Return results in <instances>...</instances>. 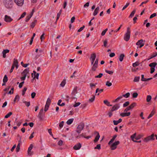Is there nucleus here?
Masks as SVG:
<instances>
[{
    "instance_id": "c756f323",
    "label": "nucleus",
    "mask_w": 157,
    "mask_h": 157,
    "mask_svg": "<svg viewBox=\"0 0 157 157\" xmlns=\"http://www.w3.org/2000/svg\"><path fill=\"white\" fill-rule=\"evenodd\" d=\"M73 118L69 119L67 121V124L68 125H70L73 122Z\"/></svg>"
},
{
    "instance_id": "f704fd0d",
    "label": "nucleus",
    "mask_w": 157,
    "mask_h": 157,
    "mask_svg": "<svg viewBox=\"0 0 157 157\" xmlns=\"http://www.w3.org/2000/svg\"><path fill=\"white\" fill-rule=\"evenodd\" d=\"M157 55V52H155L153 53L150 56V57L148 59L149 60L154 57H155Z\"/></svg>"
},
{
    "instance_id": "393cba45",
    "label": "nucleus",
    "mask_w": 157,
    "mask_h": 157,
    "mask_svg": "<svg viewBox=\"0 0 157 157\" xmlns=\"http://www.w3.org/2000/svg\"><path fill=\"white\" fill-rule=\"evenodd\" d=\"M155 113V111L153 109V110L151 112L150 114H149V116H148L147 118L149 119Z\"/></svg>"
},
{
    "instance_id": "3c124183",
    "label": "nucleus",
    "mask_w": 157,
    "mask_h": 157,
    "mask_svg": "<svg viewBox=\"0 0 157 157\" xmlns=\"http://www.w3.org/2000/svg\"><path fill=\"white\" fill-rule=\"evenodd\" d=\"M103 74L102 73H100L98 75L96 76L95 77V78H100L102 77V76H103Z\"/></svg>"
},
{
    "instance_id": "a19ab883",
    "label": "nucleus",
    "mask_w": 157,
    "mask_h": 157,
    "mask_svg": "<svg viewBox=\"0 0 157 157\" xmlns=\"http://www.w3.org/2000/svg\"><path fill=\"white\" fill-rule=\"evenodd\" d=\"M12 114V112H9L5 116V118H7L10 117L11 115Z\"/></svg>"
},
{
    "instance_id": "4468645a",
    "label": "nucleus",
    "mask_w": 157,
    "mask_h": 157,
    "mask_svg": "<svg viewBox=\"0 0 157 157\" xmlns=\"http://www.w3.org/2000/svg\"><path fill=\"white\" fill-rule=\"evenodd\" d=\"M120 107L119 104H116L114 105L112 108L111 110L112 111H114L118 109Z\"/></svg>"
},
{
    "instance_id": "f8f14e48",
    "label": "nucleus",
    "mask_w": 157,
    "mask_h": 157,
    "mask_svg": "<svg viewBox=\"0 0 157 157\" xmlns=\"http://www.w3.org/2000/svg\"><path fill=\"white\" fill-rule=\"evenodd\" d=\"M29 68H27L25 69V70L22 72L21 75L22 76L25 75L26 76L27 74L29 73Z\"/></svg>"
},
{
    "instance_id": "7c9ffc66",
    "label": "nucleus",
    "mask_w": 157,
    "mask_h": 157,
    "mask_svg": "<svg viewBox=\"0 0 157 157\" xmlns=\"http://www.w3.org/2000/svg\"><path fill=\"white\" fill-rule=\"evenodd\" d=\"M51 103V100L49 98L47 99L45 105L49 106Z\"/></svg>"
},
{
    "instance_id": "20e7f679",
    "label": "nucleus",
    "mask_w": 157,
    "mask_h": 157,
    "mask_svg": "<svg viewBox=\"0 0 157 157\" xmlns=\"http://www.w3.org/2000/svg\"><path fill=\"white\" fill-rule=\"evenodd\" d=\"M154 134H152L151 136H149L144 138V142L147 143L150 140H153L155 139L154 137Z\"/></svg>"
},
{
    "instance_id": "f3484780",
    "label": "nucleus",
    "mask_w": 157,
    "mask_h": 157,
    "mask_svg": "<svg viewBox=\"0 0 157 157\" xmlns=\"http://www.w3.org/2000/svg\"><path fill=\"white\" fill-rule=\"evenodd\" d=\"M10 52V50L8 49L4 50L2 52L3 54V57L4 58H5L6 57V54L9 53Z\"/></svg>"
},
{
    "instance_id": "6e6552de",
    "label": "nucleus",
    "mask_w": 157,
    "mask_h": 157,
    "mask_svg": "<svg viewBox=\"0 0 157 157\" xmlns=\"http://www.w3.org/2000/svg\"><path fill=\"white\" fill-rule=\"evenodd\" d=\"M14 2L18 6H21L24 3V0H14Z\"/></svg>"
},
{
    "instance_id": "6ab92c4d",
    "label": "nucleus",
    "mask_w": 157,
    "mask_h": 157,
    "mask_svg": "<svg viewBox=\"0 0 157 157\" xmlns=\"http://www.w3.org/2000/svg\"><path fill=\"white\" fill-rule=\"evenodd\" d=\"M33 147V146L32 144H31L30 146L28 148V153L29 155H30L32 154V153H30Z\"/></svg>"
},
{
    "instance_id": "338daca9",
    "label": "nucleus",
    "mask_w": 157,
    "mask_h": 157,
    "mask_svg": "<svg viewBox=\"0 0 157 157\" xmlns=\"http://www.w3.org/2000/svg\"><path fill=\"white\" fill-rule=\"evenodd\" d=\"M107 39H105V40L104 41L103 44H104V46L105 47H106L107 46Z\"/></svg>"
},
{
    "instance_id": "bf43d9fd",
    "label": "nucleus",
    "mask_w": 157,
    "mask_h": 157,
    "mask_svg": "<svg viewBox=\"0 0 157 157\" xmlns=\"http://www.w3.org/2000/svg\"><path fill=\"white\" fill-rule=\"evenodd\" d=\"M63 124H64L63 121H62L59 123V126L60 128H61L63 127Z\"/></svg>"
},
{
    "instance_id": "5701e85b",
    "label": "nucleus",
    "mask_w": 157,
    "mask_h": 157,
    "mask_svg": "<svg viewBox=\"0 0 157 157\" xmlns=\"http://www.w3.org/2000/svg\"><path fill=\"white\" fill-rule=\"evenodd\" d=\"M18 142H19V143L18 144L17 147L16 148V151L17 152H18L19 151L20 149V143H21V140H19L18 141Z\"/></svg>"
},
{
    "instance_id": "09e8293b",
    "label": "nucleus",
    "mask_w": 157,
    "mask_h": 157,
    "mask_svg": "<svg viewBox=\"0 0 157 157\" xmlns=\"http://www.w3.org/2000/svg\"><path fill=\"white\" fill-rule=\"evenodd\" d=\"M87 103H84V104H82L80 105V107L81 108H82V109H83L85 107H86V106H87Z\"/></svg>"
},
{
    "instance_id": "c03bdc74",
    "label": "nucleus",
    "mask_w": 157,
    "mask_h": 157,
    "mask_svg": "<svg viewBox=\"0 0 157 157\" xmlns=\"http://www.w3.org/2000/svg\"><path fill=\"white\" fill-rule=\"evenodd\" d=\"M136 133H135L133 135L131 136V138L132 140L134 142V141L135 140H134V139H135V138H136L135 137L136 136Z\"/></svg>"
},
{
    "instance_id": "dca6fc26",
    "label": "nucleus",
    "mask_w": 157,
    "mask_h": 157,
    "mask_svg": "<svg viewBox=\"0 0 157 157\" xmlns=\"http://www.w3.org/2000/svg\"><path fill=\"white\" fill-rule=\"evenodd\" d=\"M18 62L17 59H14L13 63L12 65H13L14 66H15L17 68L18 67Z\"/></svg>"
},
{
    "instance_id": "4be33fe9",
    "label": "nucleus",
    "mask_w": 157,
    "mask_h": 157,
    "mask_svg": "<svg viewBox=\"0 0 157 157\" xmlns=\"http://www.w3.org/2000/svg\"><path fill=\"white\" fill-rule=\"evenodd\" d=\"M99 10V7H97L95 10L94 12L93 13V15L94 16L96 15L98 13V11Z\"/></svg>"
},
{
    "instance_id": "1a4fd4ad",
    "label": "nucleus",
    "mask_w": 157,
    "mask_h": 157,
    "mask_svg": "<svg viewBox=\"0 0 157 157\" xmlns=\"http://www.w3.org/2000/svg\"><path fill=\"white\" fill-rule=\"evenodd\" d=\"M13 19L11 18L10 16H8L7 15H5V16L4 20L7 22L10 23L13 21Z\"/></svg>"
},
{
    "instance_id": "4c0bfd02",
    "label": "nucleus",
    "mask_w": 157,
    "mask_h": 157,
    "mask_svg": "<svg viewBox=\"0 0 157 157\" xmlns=\"http://www.w3.org/2000/svg\"><path fill=\"white\" fill-rule=\"evenodd\" d=\"M140 77L139 76L135 77L133 80L134 82H138L140 80Z\"/></svg>"
},
{
    "instance_id": "ddd939ff",
    "label": "nucleus",
    "mask_w": 157,
    "mask_h": 157,
    "mask_svg": "<svg viewBox=\"0 0 157 157\" xmlns=\"http://www.w3.org/2000/svg\"><path fill=\"white\" fill-rule=\"evenodd\" d=\"M81 144L80 143H78L74 146L73 148L75 150H78L81 148Z\"/></svg>"
},
{
    "instance_id": "052dcab7",
    "label": "nucleus",
    "mask_w": 157,
    "mask_h": 157,
    "mask_svg": "<svg viewBox=\"0 0 157 157\" xmlns=\"http://www.w3.org/2000/svg\"><path fill=\"white\" fill-rule=\"evenodd\" d=\"M105 71L106 72L110 75H112L113 73V71H109L107 70H105Z\"/></svg>"
},
{
    "instance_id": "603ef678",
    "label": "nucleus",
    "mask_w": 157,
    "mask_h": 157,
    "mask_svg": "<svg viewBox=\"0 0 157 157\" xmlns=\"http://www.w3.org/2000/svg\"><path fill=\"white\" fill-rule=\"evenodd\" d=\"M27 90V88L26 87H24V88L22 92V95L23 96L24 95V94H25V92Z\"/></svg>"
},
{
    "instance_id": "f257e3e1",
    "label": "nucleus",
    "mask_w": 157,
    "mask_h": 157,
    "mask_svg": "<svg viewBox=\"0 0 157 157\" xmlns=\"http://www.w3.org/2000/svg\"><path fill=\"white\" fill-rule=\"evenodd\" d=\"M77 87H75L71 94V98L72 99H77L80 96L79 94L77 92Z\"/></svg>"
},
{
    "instance_id": "4d7b16f0",
    "label": "nucleus",
    "mask_w": 157,
    "mask_h": 157,
    "mask_svg": "<svg viewBox=\"0 0 157 157\" xmlns=\"http://www.w3.org/2000/svg\"><path fill=\"white\" fill-rule=\"evenodd\" d=\"M101 148V144H98L95 147V149H98V150L100 149Z\"/></svg>"
},
{
    "instance_id": "39448f33",
    "label": "nucleus",
    "mask_w": 157,
    "mask_h": 157,
    "mask_svg": "<svg viewBox=\"0 0 157 157\" xmlns=\"http://www.w3.org/2000/svg\"><path fill=\"white\" fill-rule=\"evenodd\" d=\"M43 110L44 109L43 108L41 109L38 116V118L40 121L43 120V118L44 116V113H43Z\"/></svg>"
},
{
    "instance_id": "e433bc0d",
    "label": "nucleus",
    "mask_w": 157,
    "mask_h": 157,
    "mask_svg": "<svg viewBox=\"0 0 157 157\" xmlns=\"http://www.w3.org/2000/svg\"><path fill=\"white\" fill-rule=\"evenodd\" d=\"M8 81V78L6 75H5L4 77V78L3 80V83H6Z\"/></svg>"
},
{
    "instance_id": "13d9d810",
    "label": "nucleus",
    "mask_w": 157,
    "mask_h": 157,
    "mask_svg": "<svg viewBox=\"0 0 157 157\" xmlns=\"http://www.w3.org/2000/svg\"><path fill=\"white\" fill-rule=\"evenodd\" d=\"M122 98V96H120L119 97L116 98L114 101H113V102H116L118 101L120 99H121Z\"/></svg>"
},
{
    "instance_id": "b1692460",
    "label": "nucleus",
    "mask_w": 157,
    "mask_h": 157,
    "mask_svg": "<svg viewBox=\"0 0 157 157\" xmlns=\"http://www.w3.org/2000/svg\"><path fill=\"white\" fill-rule=\"evenodd\" d=\"M157 63L156 62H153L150 63L149 65V66L151 67H155L157 65Z\"/></svg>"
},
{
    "instance_id": "864d4df0",
    "label": "nucleus",
    "mask_w": 157,
    "mask_h": 157,
    "mask_svg": "<svg viewBox=\"0 0 157 157\" xmlns=\"http://www.w3.org/2000/svg\"><path fill=\"white\" fill-rule=\"evenodd\" d=\"M112 85V83L111 82H110L109 81H107L106 82V85L108 86H110Z\"/></svg>"
},
{
    "instance_id": "79ce46f5",
    "label": "nucleus",
    "mask_w": 157,
    "mask_h": 157,
    "mask_svg": "<svg viewBox=\"0 0 157 157\" xmlns=\"http://www.w3.org/2000/svg\"><path fill=\"white\" fill-rule=\"evenodd\" d=\"M23 103H24L26 106L27 107H29L30 105V102H27L25 101H23Z\"/></svg>"
},
{
    "instance_id": "8fccbe9b",
    "label": "nucleus",
    "mask_w": 157,
    "mask_h": 157,
    "mask_svg": "<svg viewBox=\"0 0 157 157\" xmlns=\"http://www.w3.org/2000/svg\"><path fill=\"white\" fill-rule=\"evenodd\" d=\"M107 30H108V29L106 28L105 30H104L103 31H102L101 33V35H102V36H104L105 34L106 31Z\"/></svg>"
},
{
    "instance_id": "a878e982",
    "label": "nucleus",
    "mask_w": 157,
    "mask_h": 157,
    "mask_svg": "<svg viewBox=\"0 0 157 157\" xmlns=\"http://www.w3.org/2000/svg\"><path fill=\"white\" fill-rule=\"evenodd\" d=\"M136 10L135 9L131 13L130 15L128 17L129 18H132L134 16V14L136 12Z\"/></svg>"
},
{
    "instance_id": "423d86ee",
    "label": "nucleus",
    "mask_w": 157,
    "mask_h": 157,
    "mask_svg": "<svg viewBox=\"0 0 157 157\" xmlns=\"http://www.w3.org/2000/svg\"><path fill=\"white\" fill-rule=\"evenodd\" d=\"M84 126L85 125L83 123L80 124L77 127V130H76V132L78 133H80L81 131L83 129Z\"/></svg>"
},
{
    "instance_id": "c9c22d12",
    "label": "nucleus",
    "mask_w": 157,
    "mask_h": 157,
    "mask_svg": "<svg viewBox=\"0 0 157 157\" xmlns=\"http://www.w3.org/2000/svg\"><path fill=\"white\" fill-rule=\"evenodd\" d=\"M144 136L143 134H139L137 135V136L136 137L135 139L136 140H138L140 139L141 138Z\"/></svg>"
},
{
    "instance_id": "ea45409f",
    "label": "nucleus",
    "mask_w": 157,
    "mask_h": 157,
    "mask_svg": "<svg viewBox=\"0 0 157 157\" xmlns=\"http://www.w3.org/2000/svg\"><path fill=\"white\" fill-rule=\"evenodd\" d=\"M151 99V95H147V97L146 101L147 102H149L150 101Z\"/></svg>"
},
{
    "instance_id": "7ed1b4c3",
    "label": "nucleus",
    "mask_w": 157,
    "mask_h": 157,
    "mask_svg": "<svg viewBox=\"0 0 157 157\" xmlns=\"http://www.w3.org/2000/svg\"><path fill=\"white\" fill-rule=\"evenodd\" d=\"M4 5L7 8H12L13 5V0H6Z\"/></svg>"
},
{
    "instance_id": "0eeeda50",
    "label": "nucleus",
    "mask_w": 157,
    "mask_h": 157,
    "mask_svg": "<svg viewBox=\"0 0 157 157\" xmlns=\"http://www.w3.org/2000/svg\"><path fill=\"white\" fill-rule=\"evenodd\" d=\"M120 144V142L119 141H115L110 146V148L111 150H114L117 147V146Z\"/></svg>"
},
{
    "instance_id": "774afa93",
    "label": "nucleus",
    "mask_w": 157,
    "mask_h": 157,
    "mask_svg": "<svg viewBox=\"0 0 157 157\" xmlns=\"http://www.w3.org/2000/svg\"><path fill=\"white\" fill-rule=\"evenodd\" d=\"M63 141L61 140H60L58 143V145L61 146L62 145Z\"/></svg>"
},
{
    "instance_id": "69168bd1",
    "label": "nucleus",
    "mask_w": 157,
    "mask_h": 157,
    "mask_svg": "<svg viewBox=\"0 0 157 157\" xmlns=\"http://www.w3.org/2000/svg\"><path fill=\"white\" fill-rule=\"evenodd\" d=\"M139 65V63L138 62H136L132 64V66L134 67H135Z\"/></svg>"
},
{
    "instance_id": "680f3d73",
    "label": "nucleus",
    "mask_w": 157,
    "mask_h": 157,
    "mask_svg": "<svg viewBox=\"0 0 157 157\" xmlns=\"http://www.w3.org/2000/svg\"><path fill=\"white\" fill-rule=\"evenodd\" d=\"M31 17L29 15L27 16L25 18V21L28 22Z\"/></svg>"
},
{
    "instance_id": "a211bd4d",
    "label": "nucleus",
    "mask_w": 157,
    "mask_h": 157,
    "mask_svg": "<svg viewBox=\"0 0 157 157\" xmlns=\"http://www.w3.org/2000/svg\"><path fill=\"white\" fill-rule=\"evenodd\" d=\"M122 121V119H119L118 121L114 120L113 121V124L114 125H117L118 124L121 123Z\"/></svg>"
},
{
    "instance_id": "412c9836",
    "label": "nucleus",
    "mask_w": 157,
    "mask_h": 157,
    "mask_svg": "<svg viewBox=\"0 0 157 157\" xmlns=\"http://www.w3.org/2000/svg\"><path fill=\"white\" fill-rule=\"evenodd\" d=\"M117 137V135H114L112 138L110 140L109 142L108 143V144L109 145L111 143H112L113 141H114L115 138Z\"/></svg>"
},
{
    "instance_id": "a18cd8bd",
    "label": "nucleus",
    "mask_w": 157,
    "mask_h": 157,
    "mask_svg": "<svg viewBox=\"0 0 157 157\" xmlns=\"http://www.w3.org/2000/svg\"><path fill=\"white\" fill-rule=\"evenodd\" d=\"M95 98V96L93 95L92 98H90L89 99V101L90 102H93Z\"/></svg>"
},
{
    "instance_id": "49530a36",
    "label": "nucleus",
    "mask_w": 157,
    "mask_h": 157,
    "mask_svg": "<svg viewBox=\"0 0 157 157\" xmlns=\"http://www.w3.org/2000/svg\"><path fill=\"white\" fill-rule=\"evenodd\" d=\"M104 89H101L99 90V89L98 88H97L96 89V90L95 93H97V92L99 91V93H101L103 91Z\"/></svg>"
},
{
    "instance_id": "9b49d317",
    "label": "nucleus",
    "mask_w": 157,
    "mask_h": 157,
    "mask_svg": "<svg viewBox=\"0 0 157 157\" xmlns=\"http://www.w3.org/2000/svg\"><path fill=\"white\" fill-rule=\"evenodd\" d=\"M143 40L141 39L140 40H139L136 43V44L137 45H140L139 46V48H141L144 45V43H143Z\"/></svg>"
},
{
    "instance_id": "6e6d98bb",
    "label": "nucleus",
    "mask_w": 157,
    "mask_h": 157,
    "mask_svg": "<svg viewBox=\"0 0 157 157\" xmlns=\"http://www.w3.org/2000/svg\"><path fill=\"white\" fill-rule=\"evenodd\" d=\"M81 103L79 102H75V104L73 106L75 107H77L80 105Z\"/></svg>"
},
{
    "instance_id": "bb28decb",
    "label": "nucleus",
    "mask_w": 157,
    "mask_h": 157,
    "mask_svg": "<svg viewBox=\"0 0 157 157\" xmlns=\"http://www.w3.org/2000/svg\"><path fill=\"white\" fill-rule=\"evenodd\" d=\"M98 65L94 64L91 68V70L93 71H95L98 67Z\"/></svg>"
},
{
    "instance_id": "5fc2aeb1",
    "label": "nucleus",
    "mask_w": 157,
    "mask_h": 157,
    "mask_svg": "<svg viewBox=\"0 0 157 157\" xmlns=\"http://www.w3.org/2000/svg\"><path fill=\"white\" fill-rule=\"evenodd\" d=\"M138 95V94L136 92L132 94V97L133 98H136Z\"/></svg>"
},
{
    "instance_id": "72a5a7b5",
    "label": "nucleus",
    "mask_w": 157,
    "mask_h": 157,
    "mask_svg": "<svg viewBox=\"0 0 157 157\" xmlns=\"http://www.w3.org/2000/svg\"><path fill=\"white\" fill-rule=\"evenodd\" d=\"M130 95V94L129 92H128L126 93V94L123 95L121 96H122V97H125L126 98H128L129 97Z\"/></svg>"
},
{
    "instance_id": "473e14b6",
    "label": "nucleus",
    "mask_w": 157,
    "mask_h": 157,
    "mask_svg": "<svg viewBox=\"0 0 157 157\" xmlns=\"http://www.w3.org/2000/svg\"><path fill=\"white\" fill-rule=\"evenodd\" d=\"M136 105V103L135 102L132 103L131 105L129 106L131 109H133Z\"/></svg>"
},
{
    "instance_id": "58836bf2",
    "label": "nucleus",
    "mask_w": 157,
    "mask_h": 157,
    "mask_svg": "<svg viewBox=\"0 0 157 157\" xmlns=\"http://www.w3.org/2000/svg\"><path fill=\"white\" fill-rule=\"evenodd\" d=\"M19 98H20L19 96L17 94V95H16V96H15V98H14V101L15 102L16 101H18L19 100Z\"/></svg>"
},
{
    "instance_id": "c85d7f7f",
    "label": "nucleus",
    "mask_w": 157,
    "mask_h": 157,
    "mask_svg": "<svg viewBox=\"0 0 157 157\" xmlns=\"http://www.w3.org/2000/svg\"><path fill=\"white\" fill-rule=\"evenodd\" d=\"M36 22H37V21L36 20H35L33 22L31 23V24L30 25L31 28H33L34 27V26H35V25L36 24Z\"/></svg>"
},
{
    "instance_id": "0e129e2a",
    "label": "nucleus",
    "mask_w": 157,
    "mask_h": 157,
    "mask_svg": "<svg viewBox=\"0 0 157 157\" xmlns=\"http://www.w3.org/2000/svg\"><path fill=\"white\" fill-rule=\"evenodd\" d=\"M156 16V13H154L151 15V16L149 18L151 19L152 18L155 17Z\"/></svg>"
},
{
    "instance_id": "aec40b11",
    "label": "nucleus",
    "mask_w": 157,
    "mask_h": 157,
    "mask_svg": "<svg viewBox=\"0 0 157 157\" xmlns=\"http://www.w3.org/2000/svg\"><path fill=\"white\" fill-rule=\"evenodd\" d=\"M96 54L95 53L92 54L91 55L90 57V60H95L96 57Z\"/></svg>"
},
{
    "instance_id": "de8ad7c7",
    "label": "nucleus",
    "mask_w": 157,
    "mask_h": 157,
    "mask_svg": "<svg viewBox=\"0 0 157 157\" xmlns=\"http://www.w3.org/2000/svg\"><path fill=\"white\" fill-rule=\"evenodd\" d=\"M129 104V102L127 101L125 102L123 105V106L124 107H125L128 106Z\"/></svg>"
},
{
    "instance_id": "2eb2a0df",
    "label": "nucleus",
    "mask_w": 157,
    "mask_h": 157,
    "mask_svg": "<svg viewBox=\"0 0 157 157\" xmlns=\"http://www.w3.org/2000/svg\"><path fill=\"white\" fill-rule=\"evenodd\" d=\"M96 133H97V135L95 137V138L94 140V143L97 142L99 140V138L100 137V136L99 135V133L98 132H95V134Z\"/></svg>"
},
{
    "instance_id": "f03ea898",
    "label": "nucleus",
    "mask_w": 157,
    "mask_h": 157,
    "mask_svg": "<svg viewBox=\"0 0 157 157\" xmlns=\"http://www.w3.org/2000/svg\"><path fill=\"white\" fill-rule=\"evenodd\" d=\"M131 32L130 28L128 27L127 28V30L126 33L124 35V39L126 41H128L130 39V37Z\"/></svg>"
},
{
    "instance_id": "37998d69",
    "label": "nucleus",
    "mask_w": 157,
    "mask_h": 157,
    "mask_svg": "<svg viewBox=\"0 0 157 157\" xmlns=\"http://www.w3.org/2000/svg\"><path fill=\"white\" fill-rule=\"evenodd\" d=\"M66 83V80L65 79H63V81L61 82V83L60 84V86L62 87H63Z\"/></svg>"
},
{
    "instance_id": "9d476101",
    "label": "nucleus",
    "mask_w": 157,
    "mask_h": 157,
    "mask_svg": "<svg viewBox=\"0 0 157 157\" xmlns=\"http://www.w3.org/2000/svg\"><path fill=\"white\" fill-rule=\"evenodd\" d=\"M130 114L131 113L130 112H124V113H121L120 114V115L122 117H128L130 115Z\"/></svg>"
},
{
    "instance_id": "2f4dec72",
    "label": "nucleus",
    "mask_w": 157,
    "mask_h": 157,
    "mask_svg": "<svg viewBox=\"0 0 157 157\" xmlns=\"http://www.w3.org/2000/svg\"><path fill=\"white\" fill-rule=\"evenodd\" d=\"M104 103L107 105L108 106H112V105L110 104V102H109L107 100H105L104 101Z\"/></svg>"
},
{
    "instance_id": "e2e57ef3",
    "label": "nucleus",
    "mask_w": 157,
    "mask_h": 157,
    "mask_svg": "<svg viewBox=\"0 0 157 157\" xmlns=\"http://www.w3.org/2000/svg\"><path fill=\"white\" fill-rule=\"evenodd\" d=\"M26 14V13L25 12H24L21 16L20 17L19 19L18 20L24 17Z\"/></svg>"
},
{
    "instance_id": "cd10ccee",
    "label": "nucleus",
    "mask_w": 157,
    "mask_h": 157,
    "mask_svg": "<svg viewBox=\"0 0 157 157\" xmlns=\"http://www.w3.org/2000/svg\"><path fill=\"white\" fill-rule=\"evenodd\" d=\"M124 57V54H121L119 56V61L121 62L122 61Z\"/></svg>"
}]
</instances>
